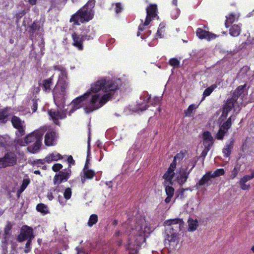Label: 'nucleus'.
I'll use <instances>...</instances> for the list:
<instances>
[{
  "instance_id": "obj_24",
  "label": "nucleus",
  "mask_w": 254,
  "mask_h": 254,
  "mask_svg": "<svg viewBox=\"0 0 254 254\" xmlns=\"http://www.w3.org/2000/svg\"><path fill=\"white\" fill-rule=\"evenodd\" d=\"M189 228L188 231H193L197 229L198 225V221L196 219L193 220V219L190 218L188 221Z\"/></svg>"
},
{
  "instance_id": "obj_11",
  "label": "nucleus",
  "mask_w": 254,
  "mask_h": 254,
  "mask_svg": "<svg viewBox=\"0 0 254 254\" xmlns=\"http://www.w3.org/2000/svg\"><path fill=\"white\" fill-rule=\"evenodd\" d=\"M71 174L70 169H64L56 174L53 179L54 184L55 185H60L63 182H66L69 178Z\"/></svg>"
},
{
  "instance_id": "obj_39",
  "label": "nucleus",
  "mask_w": 254,
  "mask_h": 254,
  "mask_svg": "<svg viewBox=\"0 0 254 254\" xmlns=\"http://www.w3.org/2000/svg\"><path fill=\"white\" fill-rule=\"evenodd\" d=\"M83 174L87 179H92L94 176L95 172L91 170H89L87 171H85V172H83Z\"/></svg>"
},
{
  "instance_id": "obj_57",
  "label": "nucleus",
  "mask_w": 254,
  "mask_h": 254,
  "mask_svg": "<svg viewBox=\"0 0 254 254\" xmlns=\"http://www.w3.org/2000/svg\"><path fill=\"white\" fill-rule=\"evenodd\" d=\"M116 12L117 13H119L120 12H121L122 10V7L121 6V4L120 3H117L116 4Z\"/></svg>"
},
{
  "instance_id": "obj_47",
  "label": "nucleus",
  "mask_w": 254,
  "mask_h": 254,
  "mask_svg": "<svg viewBox=\"0 0 254 254\" xmlns=\"http://www.w3.org/2000/svg\"><path fill=\"white\" fill-rule=\"evenodd\" d=\"M31 102H32V104L31 108L32 110L33 113H34L37 110V107H38L37 100L33 99Z\"/></svg>"
},
{
  "instance_id": "obj_41",
  "label": "nucleus",
  "mask_w": 254,
  "mask_h": 254,
  "mask_svg": "<svg viewBox=\"0 0 254 254\" xmlns=\"http://www.w3.org/2000/svg\"><path fill=\"white\" fill-rule=\"evenodd\" d=\"M7 115L6 111H2L0 112V122L1 123H5L7 118Z\"/></svg>"
},
{
  "instance_id": "obj_55",
  "label": "nucleus",
  "mask_w": 254,
  "mask_h": 254,
  "mask_svg": "<svg viewBox=\"0 0 254 254\" xmlns=\"http://www.w3.org/2000/svg\"><path fill=\"white\" fill-rule=\"evenodd\" d=\"M67 161L69 163L68 169H70L71 165H74L75 164V161L73 159L71 155L68 156Z\"/></svg>"
},
{
  "instance_id": "obj_3",
  "label": "nucleus",
  "mask_w": 254,
  "mask_h": 254,
  "mask_svg": "<svg viewBox=\"0 0 254 254\" xmlns=\"http://www.w3.org/2000/svg\"><path fill=\"white\" fill-rule=\"evenodd\" d=\"M166 225L165 233L169 242H175L179 239V232L184 227V222L181 219L167 220L164 222Z\"/></svg>"
},
{
  "instance_id": "obj_36",
  "label": "nucleus",
  "mask_w": 254,
  "mask_h": 254,
  "mask_svg": "<svg viewBox=\"0 0 254 254\" xmlns=\"http://www.w3.org/2000/svg\"><path fill=\"white\" fill-rule=\"evenodd\" d=\"M34 237H32V238H30V239H28L27 240L26 244L25 245V248L24 250V252L25 253H28L31 251V242L32 240L34 239Z\"/></svg>"
},
{
  "instance_id": "obj_27",
  "label": "nucleus",
  "mask_w": 254,
  "mask_h": 254,
  "mask_svg": "<svg viewBox=\"0 0 254 254\" xmlns=\"http://www.w3.org/2000/svg\"><path fill=\"white\" fill-rule=\"evenodd\" d=\"M11 122L13 127L16 128L21 127L22 126V121L20 118L15 116L12 117Z\"/></svg>"
},
{
  "instance_id": "obj_64",
  "label": "nucleus",
  "mask_w": 254,
  "mask_h": 254,
  "mask_svg": "<svg viewBox=\"0 0 254 254\" xmlns=\"http://www.w3.org/2000/svg\"><path fill=\"white\" fill-rule=\"evenodd\" d=\"M153 102H152L151 104H156L157 103H158L160 101V99L159 97H155L153 99Z\"/></svg>"
},
{
  "instance_id": "obj_20",
  "label": "nucleus",
  "mask_w": 254,
  "mask_h": 254,
  "mask_svg": "<svg viewBox=\"0 0 254 254\" xmlns=\"http://www.w3.org/2000/svg\"><path fill=\"white\" fill-rule=\"evenodd\" d=\"M234 139L231 138L230 140V142L228 144L226 145L223 149V153L225 154L226 157H228L230 155L231 153V150L233 148L234 143Z\"/></svg>"
},
{
  "instance_id": "obj_16",
  "label": "nucleus",
  "mask_w": 254,
  "mask_h": 254,
  "mask_svg": "<svg viewBox=\"0 0 254 254\" xmlns=\"http://www.w3.org/2000/svg\"><path fill=\"white\" fill-rule=\"evenodd\" d=\"M56 137V132L52 131L47 132L45 136V143L47 146H52L54 144V141Z\"/></svg>"
},
{
  "instance_id": "obj_45",
  "label": "nucleus",
  "mask_w": 254,
  "mask_h": 254,
  "mask_svg": "<svg viewBox=\"0 0 254 254\" xmlns=\"http://www.w3.org/2000/svg\"><path fill=\"white\" fill-rule=\"evenodd\" d=\"M63 168V165L60 163L55 164L52 167V170L55 172L61 171L60 170Z\"/></svg>"
},
{
  "instance_id": "obj_23",
  "label": "nucleus",
  "mask_w": 254,
  "mask_h": 254,
  "mask_svg": "<svg viewBox=\"0 0 254 254\" xmlns=\"http://www.w3.org/2000/svg\"><path fill=\"white\" fill-rule=\"evenodd\" d=\"M63 159V156L59 153H52L46 157V161L48 163H51L53 161H58L59 159Z\"/></svg>"
},
{
  "instance_id": "obj_49",
  "label": "nucleus",
  "mask_w": 254,
  "mask_h": 254,
  "mask_svg": "<svg viewBox=\"0 0 254 254\" xmlns=\"http://www.w3.org/2000/svg\"><path fill=\"white\" fill-rule=\"evenodd\" d=\"M25 9H23L22 11L17 13L16 14V21L18 22V20L25 14Z\"/></svg>"
},
{
  "instance_id": "obj_10",
  "label": "nucleus",
  "mask_w": 254,
  "mask_h": 254,
  "mask_svg": "<svg viewBox=\"0 0 254 254\" xmlns=\"http://www.w3.org/2000/svg\"><path fill=\"white\" fill-rule=\"evenodd\" d=\"M232 119L234 120V117L231 116L222 125H220L219 129L216 134V137L217 139L219 140H222L223 139L224 135L231 127Z\"/></svg>"
},
{
  "instance_id": "obj_52",
  "label": "nucleus",
  "mask_w": 254,
  "mask_h": 254,
  "mask_svg": "<svg viewBox=\"0 0 254 254\" xmlns=\"http://www.w3.org/2000/svg\"><path fill=\"white\" fill-rule=\"evenodd\" d=\"M6 145V140L5 137L0 135V147H5Z\"/></svg>"
},
{
  "instance_id": "obj_38",
  "label": "nucleus",
  "mask_w": 254,
  "mask_h": 254,
  "mask_svg": "<svg viewBox=\"0 0 254 254\" xmlns=\"http://www.w3.org/2000/svg\"><path fill=\"white\" fill-rule=\"evenodd\" d=\"M210 144H208V145H205V148L202 151L200 156L199 157V158L202 157L203 160H204V158L206 156L208 152L210 149Z\"/></svg>"
},
{
  "instance_id": "obj_40",
  "label": "nucleus",
  "mask_w": 254,
  "mask_h": 254,
  "mask_svg": "<svg viewBox=\"0 0 254 254\" xmlns=\"http://www.w3.org/2000/svg\"><path fill=\"white\" fill-rule=\"evenodd\" d=\"M169 64L171 65L176 67L179 66L180 64V61L177 59L172 58L170 60Z\"/></svg>"
},
{
  "instance_id": "obj_7",
  "label": "nucleus",
  "mask_w": 254,
  "mask_h": 254,
  "mask_svg": "<svg viewBox=\"0 0 254 254\" xmlns=\"http://www.w3.org/2000/svg\"><path fill=\"white\" fill-rule=\"evenodd\" d=\"M90 94L91 92L90 91H87L83 95L78 97L73 100L70 104L72 107V109L69 111V114L84 105V102L85 101L86 99L90 96ZM89 102V101L86 103L85 106H86V105Z\"/></svg>"
},
{
  "instance_id": "obj_6",
  "label": "nucleus",
  "mask_w": 254,
  "mask_h": 254,
  "mask_svg": "<svg viewBox=\"0 0 254 254\" xmlns=\"http://www.w3.org/2000/svg\"><path fill=\"white\" fill-rule=\"evenodd\" d=\"M16 156L13 153L7 152L3 157L0 158V168L12 166L16 163Z\"/></svg>"
},
{
  "instance_id": "obj_14",
  "label": "nucleus",
  "mask_w": 254,
  "mask_h": 254,
  "mask_svg": "<svg viewBox=\"0 0 254 254\" xmlns=\"http://www.w3.org/2000/svg\"><path fill=\"white\" fill-rule=\"evenodd\" d=\"M211 172H207L196 184V187L204 186L208 187L212 184Z\"/></svg>"
},
{
  "instance_id": "obj_1",
  "label": "nucleus",
  "mask_w": 254,
  "mask_h": 254,
  "mask_svg": "<svg viewBox=\"0 0 254 254\" xmlns=\"http://www.w3.org/2000/svg\"><path fill=\"white\" fill-rule=\"evenodd\" d=\"M119 88L118 84L113 80H106L104 78L99 80L91 86V98L84 108L86 113L89 114L101 107L109 101L115 91Z\"/></svg>"
},
{
  "instance_id": "obj_33",
  "label": "nucleus",
  "mask_w": 254,
  "mask_h": 254,
  "mask_svg": "<svg viewBox=\"0 0 254 254\" xmlns=\"http://www.w3.org/2000/svg\"><path fill=\"white\" fill-rule=\"evenodd\" d=\"M196 107L194 104H191L189 106L187 110H185L184 114L186 117H190L191 114L193 112L194 109H196Z\"/></svg>"
},
{
  "instance_id": "obj_43",
  "label": "nucleus",
  "mask_w": 254,
  "mask_h": 254,
  "mask_svg": "<svg viewBox=\"0 0 254 254\" xmlns=\"http://www.w3.org/2000/svg\"><path fill=\"white\" fill-rule=\"evenodd\" d=\"M222 115L219 117V118L218 120V122H220V124L227 118V117L228 116V114L229 113L228 112H226L225 111L223 110V109H222Z\"/></svg>"
},
{
  "instance_id": "obj_44",
  "label": "nucleus",
  "mask_w": 254,
  "mask_h": 254,
  "mask_svg": "<svg viewBox=\"0 0 254 254\" xmlns=\"http://www.w3.org/2000/svg\"><path fill=\"white\" fill-rule=\"evenodd\" d=\"M64 197L66 199H68L71 195V190L69 188H66L64 193Z\"/></svg>"
},
{
  "instance_id": "obj_59",
  "label": "nucleus",
  "mask_w": 254,
  "mask_h": 254,
  "mask_svg": "<svg viewBox=\"0 0 254 254\" xmlns=\"http://www.w3.org/2000/svg\"><path fill=\"white\" fill-rule=\"evenodd\" d=\"M245 183H240L241 189L243 190H248L250 188V185H247Z\"/></svg>"
},
{
  "instance_id": "obj_58",
  "label": "nucleus",
  "mask_w": 254,
  "mask_h": 254,
  "mask_svg": "<svg viewBox=\"0 0 254 254\" xmlns=\"http://www.w3.org/2000/svg\"><path fill=\"white\" fill-rule=\"evenodd\" d=\"M131 220L130 218H128L126 222L123 224V226L126 227L127 229H129Z\"/></svg>"
},
{
  "instance_id": "obj_15",
  "label": "nucleus",
  "mask_w": 254,
  "mask_h": 254,
  "mask_svg": "<svg viewBox=\"0 0 254 254\" xmlns=\"http://www.w3.org/2000/svg\"><path fill=\"white\" fill-rule=\"evenodd\" d=\"M196 33V35L201 39H206L209 41L211 39H215L216 37V35L215 34L200 28L197 29Z\"/></svg>"
},
{
  "instance_id": "obj_12",
  "label": "nucleus",
  "mask_w": 254,
  "mask_h": 254,
  "mask_svg": "<svg viewBox=\"0 0 254 254\" xmlns=\"http://www.w3.org/2000/svg\"><path fill=\"white\" fill-rule=\"evenodd\" d=\"M32 237H34L33 229L28 226H25L21 229L20 233L17 237V240L19 242H22L24 241L30 239Z\"/></svg>"
},
{
  "instance_id": "obj_28",
  "label": "nucleus",
  "mask_w": 254,
  "mask_h": 254,
  "mask_svg": "<svg viewBox=\"0 0 254 254\" xmlns=\"http://www.w3.org/2000/svg\"><path fill=\"white\" fill-rule=\"evenodd\" d=\"M234 104L232 101H230V100H227L226 102L223 105L222 109L226 112H229L234 107Z\"/></svg>"
},
{
  "instance_id": "obj_51",
  "label": "nucleus",
  "mask_w": 254,
  "mask_h": 254,
  "mask_svg": "<svg viewBox=\"0 0 254 254\" xmlns=\"http://www.w3.org/2000/svg\"><path fill=\"white\" fill-rule=\"evenodd\" d=\"M90 136L89 135L88 139V151H87V156L86 158V163H89L90 160Z\"/></svg>"
},
{
  "instance_id": "obj_2",
  "label": "nucleus",
  "mask_w": 254,
  "mask_h": 254,
  "mask_svg": "<svg viewBox=\"0 0 254 254\" xmlns=\"http://www.w3.org/2000/svg\"><path fill=\"white\" fill-rule=\"evenodd\" d=\"M68 87V82L65 80L60 78L53 90L54 102L59 109L58 119H63L66 117V113L62 111L65 103L66 89Z\"/></svg>"
},
{
  "instance_id": "obj_42",
  "label": "nucleus",
  "mask_w": 254,
  "mask_h": 254,
  "mask_svg": "<svg viewBox=\"0 0 254 254\" xmlns=\"http://www.w3.org/2000/svg\"><path fill=\"white\" fill-rule=\"evenodd\" d=\"M185 190H188V189H182L181 190H178L176 192V199L179 198V197H180L181 199L184 198V192H185Z\"/></svg>"
},
{
  "instance_id": "obj_54",
  "label": "nucleus",
  "mask_w": 254,
  "mask_h": 254,
  "mask_svg": "<svg viewBox=\"0 0 254 254\" xmlns=\"http://www.w3.org/2000/svg\"><path fill=\"white\" fill-rule=\"evenodd\" d=\"M184 157V154L182 153V152H180L179 153L177 154L175 157L174 159L175 160H182L183 158Z\"/></svg>"
},
{
  "instance_id": "obj_60",
  "label": "nucleus",
  "mask_w": 254,
  "mask_h": 254,
  "mask_svg": "<svg viewBox=\"0 0 254 254\" xmlns=\"http://www.w3.org/2000/svg\"><path fill=\"white\" fill-rule=\"evenodd\" d=\"M238 173V170L236 168H235L232 172L231 178L234 179L235 177H236Z\"/></svg>"
},
{
  "instance_id": "obj_18",
  "label": "nucleus",
  "mask_w": 254,
  "mask_h": 254,
  "mask_svg": "<svg viewBox=\"0 0 254 254\" xmlns=\"http://www.w3.org/2000/svg\"><path fill=\"white\" fill-rule=\"evenodd\" d=\"M164 185L165 186V191L167 195L165 201L166 203H168L170 202L172 197L174 194L175 190L172 187L168 186L167 184H164Z\"/></svg>"
},
{
  "instance_id": "obj_4",
  "label": "nucleus",
  "mask_w": 254,
  "mask_h": 254,
  "mask_svg": "<svg viewBox=\"0 0 254 254\" xmlns=\"http://www.w3.org/2000/svg\"><path fill=\"white\" fill-rule=\"evenodd\" d=\"M44 134L43 130L34 131L31 133L27 135L25 138V142L28 144L30 143H34L33 145H29L27 147L29 152L35 153L40 149Z\"/></svg>"
},
{
  "instance_id": "obj_5",
  "label": "nucleus",
  "mask_w": 254,
  "mask_h": 254,
  "mask_svg": "<svg viewBox=\"0 0 254 254\" xmlns=\"http://www.w3.org/2000/svg\"><path fill=\"white\" fill-rule=\"evenodd\" d=\"M93 15L92 9H88L86 6H83L71 16L70 22H74L75 25H79L78 20L81 23L88 22L93 18Z\"/></svg>"
},
{
  "instance_id": "obj_35",
  "label": "nucleus",
  "mask_w": 254,
  "mask_h": 254,
  "mask_svg": "<svg viewBox=\"0 0 254 254\" xmlns=\"http://www.w3.org/2000/svg\"><path fill=\"white\" fill-rule=\"evenodd\" d=\"M59 113V109L58 111L51 110L49 111V115L53 118L54 120H58V115Z\"/></svg>"
},
{
  "instance_id": "obj_30",
  "label": "nucleus",
  "mask_w": 254,
  "mask_h": 254,
  "mask_svg": "<svg viewBox=\"0 0 254 254\" xmlns=\"http://www.w3.org/2000/svg\"><path fill=\"white\" fill-rule=\"evenodd\" d=\"M217 87V85L215 84H212L210 87L207 88L203 92V99L206 96H208L210 95V94L212 92V91Z\"/></svg>"
},
{
  "instance_id": "obj_31",
  "label": "nucleus",
  "mask_w": 254,
  "mask_h": 254,
  "mask_svg": "<svg viewBox=\"0 0 254 254\" xmlns=\"http://www.w3.org/2000/svg\"><path fill=\"white\" fill-rule=\"evenodd\" d=\"M225 21V26L228 28L230 24H232L235 20V15L233 14H230L228 16H226Z\"/></svg>"
},
{
  "instance_id": "obj_21",
  "label": "nucleus",
  "mask_w": 254,
  "mask_h": 254,
  "mask_svg": "<svg viewBox=\"0 0 254 254\" xmlns=\"http://www.w3.org/2000/svg\"><path fill=\"white\" fill-rule=\"evenodd\" d=\"M29 32L31 33V36H32L34 33L40 31L41 29L40 22L38 21H34L33 23L29 26Z\"/></svg>"
},
{
  "instance_id": "obj_48",
  "label": "nucleus",
  "mask_w": 254,
  "mask_h": 254,
  "mask_svg": "<svg viewBox=\"0 0 254 254\" xmlns=\"http://www.w3.org/2000/svg\"><path fill=\"white\" fill-rule=\"evenodd\" d=\"M29 183V181L28 180H24L22 184L20 187V192L23 191L27 187V185Z\"/></svg>"
},
{
  "instance_id": "obj_9",
  "label": "nucleus",
  "mask_w": 254,
  "mask_h": 254,
  "mask_svg": "<svg viewBox=\"0 0 254 254\" xmlns=\"http://www.w3.org/2000/svg\"><path fill=\"white\" fill-rule=\"evenodd\" d=\"M190 163L192 164V167L188 171L189 168L188 166L186 167V168H181L179 170V176H178L177 178V182L180 185H182L185 184L189 177V175L192 169L195 167L197 160L195 161H190Z\"/></svg>"
},
{
  "instance_id": "obj_19",
  "label": "nucleus",
  "mask_w": 254,
  "mask_h": 254,
  "mask_svg": "<svg viewBox=\"0 0 254 254\" xmlns=\"http://www.w3.org/2000/svg\"><path fill=\"white\" fill-rule=\"evenodd\" d=\"M53 78L52 77L49 78L45 79L43 80L41 86L43 88V89L47 92H50L51 88V86L53 84L52 81Z\"/></svg>"
},
{
  "instance_id": "obj_63",
  "label": "nucleus",
  "mask_w": 254,
  "mask_h": 254,
  "mask_svg": "<svg viewBox=\"0 0 254 254\" xmlns=\"http://www.w3.org/2000/svg\"><path fill=\"white\" fill-rule=\"evenodd\" d=\"M11 226L9 225V224L6 226V227L5 228L4 232L6 234H7L8 233V231L11 229Z\"/></svg>"
},
{
  "instance_id": "obj_50",
  "label": "nucleus",
  "mask_w": 254,
  "mask_h": 254,
  "mask_svg": "<svg viewBox=\"0 0 254 254\" xmlns=\"http://www.w3.org/2000/svg\"><path fill=\"white\" fill-rule=\"evenodd\" d=\"M17 129H18V132L16 133V135L18 137L21 136L25 134V130L22 126L21 127L17 128Z\"/></svg>"
},
{
  "instance_id": "obj_13",
  "label": "nucleus",
  "mask_w": 254,
  "mask_h": 254,
  "mask_svg": "<svg viewBox=\"0 0 254 254\" xmlns=\"http://www.w3.org/2000/svg\"><path fill=\"white\" fill-rule=\"evenodd\" d=\"M157 5L156 4H150L149 6L146 8L147 16L144 22V26H147L151 21L152 18H154L157 16Z\"/></svg>"
},
{
  "instance_id": "obj_29",
  "label": "nucleus",
  "mask_w": 254,
  "mask_h": 254,
  "mask_svg": "<svg viewBox=\"0 0 254 254\" xmlns=\"http://www.w3.org/2000/svg\"><path fill=\"white\" fill-rule=\"evenodd\" d=\"M36 209L38 211L45 214L48 213V208L47 206L43 203L38 204L37 205Z\"/></svg>"
},
{
  "instance_id": "obj_17",
  "label": "nucleus",
  "mask_w": 254,
  "mask_h": 254,
  "mask_svg": "<svg viewBox=\"0 0 254 254\" xmlns=\"http://www.w3.org/2000/svg\"><path fill=\"white\" fill-rule=\"evenodd\" d=\"M175 173L174 171L171 167H169L167 171L164 174L163 176V179H165L164 184H168V182H169V184L172 185L173 182L172 179L174 177Z\"/></svg>"
},
{
  "instance_id": "obj_26",
  "label": "nucleus",
  "mask_w": 254,
  "mask_h": 254,
  "mask_svg": "<svg viewBox=\"0 0 254 254\" xmlns=\"http://www.w3.org/2000/svg\"><path fill=\"white\" fill-rule=\"evenodd\" d=\"M137 225L135 226L136 231L139 233V236H142V233H145L146 232V229H148L147 227L144 226L142 222H137Z\"/></svg>"
},
{
  "instance_id": "obj_37",
  "label": "nucleus",
  "mask_w": 254,
  "mask_h": 254,
  "mask_svg": "<svg viewBox=\"0 0 254 254\" xmlns=\"http://www.w3.org/2000/svg\"><path fill=\"white\" fill-rule=\"evenodd\" d=\"M225 171L223 169H218L214 171L213 173H211V176L213 178H214L216 177H218L223 175Z\"/></svg>"
},
{
  "instance_id": "obj_8",
  "label": "nucleus",
  "mask_w": 254,
  "mask_h": 254,
  "mask_svg": "<svg viewBox=\"0 0 254 254\" xmlns=\"http://www.w3.org/2000/svg\"><path fill=\"white\" fill-rule=\"evenodd\" d=\"M72 38L73 40L72 45L76 47L79 50L83 49V42L85 40H89L93 39V37L86 34L78 35L75 32L72 34Z\"/></svg>"
},
{
  "instance_id": "obj_32",
  "label": "nucleus",
  "mask_w": 254,
  "mask_h": 254,
  "mask_svg": "<svg viewBox=\"0 0 254 254\" xmlns=\"http://www.w3.org/2000/svg\"><path fill=\"white\" fill-rule=\"evenodd\" d=\"M98 221V216L96 214H92L90 216L88 222V225L90 227L96 224Z\"/></svg>"
},
{
  "instance_id": "obj_56",
  "label": "nucleus",
  "mask_w": 254,
  "mask_h": 254,
  "mask_svg": "<svg viewBox=\"0 0 254 254\" xmlns=\"http://www.w3.org/2000/svg\"><path fill=\"white\" fill-rule=\"evenodd\" d=\"M239 97H238L237 95H235V94H233V96L231 98H228L227 100H230V101H232L233 103L234 104L235 102L238 100Z\"/></svg>"
},
{
  "instance_id": "obj_62",
  "label": "nucleus",
  "mask_w": 254,
  "mask_h": 254,
  "mask_svg": "<svg viewBox=\"0 0 254 254\" xmlns=\"http://www.w3.org/2000/svg\"><path fill=\"white\" fill-rule=\"evenodd\" d=\"M45 162H47V161H46V158L44 159H39L34 161V163H39L41 164H44Z\"/></svg>"
},
{
  "instance_id": "obj_61",
  "label": "nucleus",
  "mask_w": 254,
  "mask_h": 254,
  "mask_svg": "<svg viewBox=\"0 0 254 254\" xmlns=\"http://www.w3.org/2000/svg\"><path fill=\"white\" fill-rule=\"evenodd\" d=\"M177 165V160H175L174 158V160L173 162L170 164V166L169 167H171L172 169H173L174 170L176 168Z\"/></svg>"
},
{
  "instance_id": "obj_46",
  "label": "nucleus",
  "mask_w": 254,
  "mask_h": 254,
  "mask_svg": "<svg viewBox=\"0 0 254 254\" xmlns=\"http://www.w3.org/2000/svg\"><path fill=\"white\" fill-rule=\"evenodd\" d=\"M95 0H89L88 2L84 6L87 7L88 9H91L95 6Z\"/></svg>"
},
{
  "instance_id": "obj_25",
  "label": "nucleus",
  "mask_w": 254,
  "mask_h": 254,
  "mask_svg": "<svg viewBox=\"0 0 254 254\" xmlns=\"http://www.w3.org/2000/svg\"><path fill=\"white\" fill-rule=\"evenodd\" d=\"M241 28L238 25H233L229 30V34L233 36L237 37L240 34Z\"/></svg>"
},
{
  "instance_id": "obj_34",
  "label": "nucleus",
  "mask_w": 254,
  "mask_h": 254,
  "mask_svg": "<svg viewBox=\"0 0 254 254\" xmlns=\"http://www.w3.org/2000/svg\"><path fill=\"white\" fill-rule=\"evenodd\" d=\"M246 86V84L239 86L234 92V94L238 97H240L244 92V89Z\"/></svg>"
},
{
  "instance_id": "obj_53",
  "label": "nucleus",
  "mask_w": 254,
  "mask_h": 254,
  "mask_svg": "<svg viewBox=\"0 0 254 254\" xmlns=\"http://www.w3.org/2000/svg\"><path fill=\"white\" fill-rule=\"evenodd\" d=\"M252 179L250 175H246L244 176L240 180V183H246L249 180Z\"/></svg>"
},
{
  "instance_id": "obj_22",
  "label": "nucleus",
  "mask_w": 254,
  "mask_h": 254,
  "mask_svg": "<svg viewBox=\"0 0 254 254\" xmlns=\"http://www.w3.org/2000/svg\"><path fill=\"white\" fill-rule=\"evenodd\" d=\"M203 143L204 145H208L210 144V146L213 144V137L209 131H205L203 134Z\"/></svg>"
}]
</instances>
